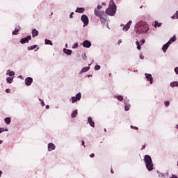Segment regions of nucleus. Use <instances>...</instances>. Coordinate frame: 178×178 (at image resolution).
<instances>
[{"mask_svg":"<svg viewBox=\"0 0 178 178\" xmlns=\"http://www.w3.org/2000/svg\"><path fill=\"white\" fill-rule=\"evenodd\" d=\"M148 30H149L148 24L143 21L139 22L135 28V31L137 34H145V33L148 32Z\"/></svg>","mask_w":178,"mask_h":178,"instance_id":"obj_1","label":"nucleus"},{"mask_svg":"<svg viewBox=\"0 0 178 178\" xmlns=\"http://www.w3.org/2000/svg\"><path fill=\"white\" fill-rule=\"evenodd\" d=\"M143 161L149 172H151V170H154V164L152 163V159L151 158V156L145 155Z\"/></svg>","mask_w":178,"mask_h":178,"instance_id":"obj_2","label":"nucleus"},{"mask_svg":"<svg viewBox=\"0 0 178 178\" xmlns=\"http://www.w3.org/2000/svg\"><path fill=\"white\" fill-rule=\"evenodd\" d=\"M106 15L109 16H113L116 13V4L113 0L110 1L109 7L106 10Z\"/></svg>","mask_w":178,"mask_h":178,"instance_id":"obj_3","label":"nucleus"},{"mask_svg":"<svg viewBox=\"0 0 178 178\" xmlns=\"http://www.w3.org/2000/svg\"><path fill=\"white\" fill-rule=\"evenodd\" d=\"M81 99V93L79 92L76 94V97H72L71 101L72 104H74L75 102H77V101H80Z\"/></svg>","mask_w":178,"mask_h":178,"instance_id":"obj_4","label":"nucleus"},{"mask_svg":"<svg viewBox=\"0 0 178 178\" xmlns=\"http://www.w3.org/2000/svg\"><path fill=\"white\" fill-rule=\"evenodd\" d=\"M95 16H97V17H102L105 15V13L102 10H99L98 9H95L94 10Z\"/></svg>","mask_w":178,"mask_h":178,"instance_id":"obj_5","label":"nucleus"},{"mask_svg":"<svg viewBox=\"0 0 178 178\" xmlns=\"http://www.w3.org/2000/svg\"><path fill=\"white\" fill-rule=\"evenodd\" d=\"M81 20L83 22L85 26H87L88 24L89 20H88V17H87V15H83L81 16Z\"/></svg>","mask_w":178,"mask_h":178,"instance_id":"obj_6","label":"nucleus"},{"mask_svg":"<svg viewBox=\"0 0 178 178\" xmlns=\"http://www.w3.org/2000/svg\"><path fill=\"white\" fill-rule=\"evenodd\" d=\"M31 40V35H29L26 38H22L20 40L21 44H26V42H29Z\"/></svg>","mask_w":178,"mask_h":178,"instance_id":"obj_7","label":"nucleus"},{"mask_svg":"<svg viewBox=\"0 0 178 178\" xmlns=\"http://www.w3.org/2000/svg\"><path fill=\"white\" fill-rule=\"evenodd\" d=\"M131 23H133L131 20L129 21V22L123 27L122 29L123 31H127L129 29H130V26H131Z\"/></svg>","mask_w":178,"mask_h":178,"instance_id":"obj_8","label":"nucleus"},{"mask_svg":"<svg viewBox=\"0 0 178 178\" xmlns=\"http://www.w3.org/2000/svg\"><path fill=\"white\" fill-rule=\"evenodd\" d=\"M33 83V78L31 77H27L26 79H25V84L26 86H31Z\"/></svg>","mask_w":178,"mask_h":178,"instance_id":"obj_9","label":"nucleus"},{"mask_svg":"<svg viewBox=\"0 0 178 178\" xmlns=\"http://www.w3.org/2000/svg\"><path fill=\"white\" fill-rule=\"evenodd\" d=\"M145 77L147 81H149L150 84H152V81L154 79L152 78V75L151 74H145Z\"/></svg>","mask_w":178,"mask_h":178,"instance_id":"obj_10","label":"nucleus"},{"mask_svg":"<svg viewBox=\"0 0 178 178\" xmlns=\"http://www.w3.org/2000/svg\"><path fill=\"white\" fill-rule=\"evenodd\" d=\"M83 45L84 48H90L91 47V42H90L88 40H85L83 42Z\"/></svg>","mask_w":178,"mask_h":178,"instance_id":"obj_11","label":"nucleus"},{"mask_svg":"<svg viewBox=\"0 0 178 178\" xmlns=\"http://www.w3.org/2000/svg\"><path fill=\"white\" fill-rule=\"evenodd\" d=\"M88 122L89 123L90 126H91V127H95V122H94V120H92V118L89 117L88 118Z\"/></svg>","mask_w":178,"mask_h":178,"instance_id":"obj_12","label":"nucleus"},{"mask_svg":"<svg viewBox=\"0 0 178 178\" xmlns=\"http://www.w3.org/2000/svg\"><path fill=\"white\" fill-rule=\"evenodd\" d=\"M56 147L54 143H49L48 144V151H54Z\"/></svg>","mask_w":178,"mask_h":178,"instance_id":"obj_13","label":"nucleus"},{"mask_svg":"<svg viewBox=\"0 0 178 178\" xmlns=\"http://www.w3.org/2000/svg\"><path fill=\"white\" fill-rule=\"evenodd\" d=\"M169 45H170V44L169 42H168L166 44H165L163 46L162 49H163V52H166L168 48H169Z\"/></svg>","mask_w":178,"mask_h":178,"instance_id":"obj_14","label":"nucleus"},{"mask_svg":"<svg viewBox=\"0 0 178 178\" xmlns=\"http://www.w3.org/2000/svg\"><path fill=\"white\" fill-rule=\"evenodd\" d=\"M84 8H77L75 12H76L77 13H84Z\"/></svg>","mask_w":178,"mask_h":178,"instance_id":"obj_15","label":"nucleus"},{"mask_svg":"<svg viewBox=\"0 0 178 178\" xmlns=\"http://www.w3.org/2000/svg\"><path fill=\"white\" fill-rule=\"evenodd\" d=\"M38 35V31L37 29L32 30V37H37Z\"/></svg>","mask_w":178,"mask_h":178,"instance_id":"obj_16","label":"nucleus"},{"mask_svg":"<svg viewBox=\"0 0 178 178\" xmlns=\"http://www.w3.org/2000/svg\"><path fill=\"white\" fill-rule=\"evenodd\" d=\"M63 52L64 54H66V55H72V50L64 49Z\"/></svg>","mask_w":178,"mask_h":178,"instance_id":"obj_17","label":"nucleus"},{"mask_svg":"<svg viewBox=\"0 0 178 178\" xmlns=\"http://www.w3.org/2000/svg\"><path fill=\"white\" fill-rule=\"evenodd\" d=\"M177 38H176V35H174L172 38H171L170 39V40L168 41V44H172V42H175V41H176Z\"/></svg>","mask_w":178,"mask_h":178,"instance_id":"obj_18","label":"nucleus"},{"mask_svg":"<svg viewBox=\"0 0 178 178\" xmlns=\"http://www.w3.org/2000/svg\"><path fill=\"white\" fill-rule=\"evenodd\" d=\"M90 70V67H85L82 68L81 73H85V72H88Z\"/></svg>","mask_w":178,"mask_h":178,"instance_id":"obj_19","label":"nucleus"},{"mask_svg":"<svg viewBox=\"0 0 178 178\" xmlns=\"http://www.w3.org/2000/svg\"><path fill=\"white\" fill-rule=\"evenodd\" d=\"M99 19H100L101 23H102L103 24H105V23H106V19H105L104 16L100 17Z\"/></svg>","mask_w":178,"mask_h":178,"instance_id":"obj_20","label":"nucleus"},{"mask_svg":"<svg viewBox=\"0 0 178 178\" xmlns=\"http://www.w3.org/2000/svg\"><path fill=\"white\" fill-rule=\"evenodd\" d=\"M77 113H78L77 110L74 111L72 113V114H71L72 118H76V116H77Z\"/></svg>","mask_w":178,"mask_h":178,"instance_id":"obj_21","label":"nucleus"},{"mask_svg":"<svg viewBox=\"0 0 178 178\" xmlns=\"http://www.w3.org/2000/svg\"><path fill=\"white\" fill-rule=\"evenodd\" d=\"M171 87H178V82L177 81H173L170 83Z\"/></svg>","mask_w":178,"mask_h":178,"instance_id":"obj_22","label":"nucleus"},{"mask_svg":"<svg viewBox=\"0 0 178 178\" xmlns=\"http://www.w3.org/2000/svg\"><path fill=\"white\" fill-rule=\"evenodd\" d=\"M136 44L137 45V49L140 51L141 49V44H140V42L138 40H136Z\"/></svg>","mask_w":178,"mask_h":178,"instance_id":"obj_23","label":"nucleus"},{"mask_svg":"<svg viewBox=\"0 0 178 178\" xmlns=\"http://www.w3.org/2000/svg\"><path fill=\"white\" fill-rule=\"evenodd\" d=\"M35 48H37V45H32L31 47H28L27 49L28 51H31L33 49H35Z\"/></svg>","mask_w":178,"mask_h":178,"instance_id":"obj_24","label":"nucleus"},{"mask_svg":"<svg viewBox=\"0 0 178 178\" xmlns=\"http://www.w3.org/2000/svg\"><path fill=\"white\" fill-rule=\"evenodd\" d=\"M6 81H7V83H8L9 84H11V83H13V78L8 77V78L6 79Z\"/></svg>","mask_w":178,"mask_h":178,"instance_id":"obj_25","label":"nucleus"},{"mask_svg":"<svg viewBox=\"0 0 178 178\" xmlns=\"http://www.w3.org/2000/svg\"><path fill=\"white\" fill-rule=\"evenodd\" d=\"M45 44L46 45H53L52 42L48 39L45 40Z\"/></svg>","mask_w":178,"mask_h":178,"instance_id":"obj_26","label":"nucleus"},{"mask_svg":"<svg viewBox=\"0 0 178 178\" xmlns=\"http://www.w3.org/2000/svg\"><path fill=\"white\" fill-rule=\"evenodd\" d=\"M5 123H6V124H10V118H6L4 120Z\"/></svg>","mask_w":178,"mask_h":178,"instance_id":"obj_27","label":"nucleus"},{"mask_svg":"<svg viewBox=\"0 0 178 178\" xmlns=\"http://www.w3.org/2000/svg\"><path fill=\"white\" fill-rule=\"evenodd\" d=\"M162 26V23H159L158 21L155 22L154 27H161Z\"/></svg>","mask_w":178,"mask_h":178,"instance_id":"obj_28","label":"nucleus"},{"mask_svg":"<svg viewBox=\"0 0 178 178\" xmlns=\"http://www.w3.org/2000/svg\"><path fill=\"white\" fill-rule=\"evenodd\" d=\"M172 19H178V11L172 17Z\"/></svg>","mask_w":178,"mask_h":178,"instance_id":"obj_29","label":"nucleus"},{"mask_svg":"<svg viewBox=\"0 0 178 178\" xmlns=\"http://www.w3.org/2000/svg\"><path fill=\"white\" fill-rule=\"evenodd\" d=\"M124 109L127 111H129L130 109V104H125Z\"/></svg>","mask_w":178,"mask_h":178,"instance_id":"obj_30","label":"nucleus"},{"mask_svg":"<svg viewBox=\"0 0 178 178\" xmlns=\"http://www.w3.org/2000/svg\"><path fill=\"white\" fill-rule=\"evenodd\" d=\"M8 75H9L10 77L15 76V72L10 71V72H8Z\"/></svg>","mask_w":178,"mask_h":178,"instance_id":"obj_31","label":"nucleus"},{"mask_svg":"<svg viewBox=\"0 0 178 178\" xmlns=\"http://www.w3.org/2000/svg\"><path fill=\"white\" fill-rule=\"evenodd\" d=\"M78 47H79V43H74V44L72 45L73 49L77 48Z\"/></svg>","mask_w":178,"mask_h":178,"instance_id":"obj_32","label":"nucleus"},{"mask_svg":"<svg viewBox=\"0 0 178 178\" xmlns=\"http://www.w3.org/2000/svg\"><path fill=\"white\" fill-rule=\"evenodd\" d=\"M117 99H118V101H123V96H118Z\"/></svg>","mask_w":178,"mask_h":178,"instance_id":"obj_33","label":"nucleus"},{"mask_svg":"<svg viewBox=\"0 0 178 178\" xmlns=\"http://www.w3.org/2000/svg\"><path fill=\"white\" fill-rule=\"evenodd\" d=\"M164 105L165 106L168 107L169 106V105H170V103L169 102V101H166L164 102Z\"/></svg>","mask_w":178,"mask_h":178,"instance_id":"obj_34","label":"nucleus"},{"mask_svg":"<svg viewBox=\"0 0 178 178\" xmlns=\"http://www.w3.org/2000/svg\"><path fill=\"white\" fill-rule=\"evenodd\" d=\"M15 30L17 31V32L19 33V31H20V30H22V28H20V27L18 26H17V27L15 28Z\"/></svg>","mask_w":178,"mask_h":178,"instance_id":"obj_35","label":"nucleus"},{"mask_svg":"<svg viewBox=\"0 0 178 178\" xmlns=\"http://www.w3.org/2000/svg\"><path fill=\"white\" fill-rule=\"evenodd\" d=\"M99 69H101V66H99V65H96L95 67V70H99Z\"/></svg>","mask_w":178,"mask_h":178,"instance_id":"obj_36","label":"nucleus"},{"mask_svg":"<svg viewBox=\"0 0 178 178\" xmlns=\"http://www.w3.org/2000/svg\"><path fill=\"white\" fill-rule=\"evenodd\" d=\"M96 9H97V10H99V9H102V6L98 5Z\"/></svg>","mask_w":178,"mask_h":178,"instance_id":"obj_37","label":"nucleus"},{"mask_svg":"<svg viewBox=\"0 0 178 178\" xmlns=\"http://www.w3.org/2000/svg\"><path fill=\"white\" fill-rule=\"evenodd\" d=\"M17 31L15 29V31L13 32V35H17Z\"/></svg>","mask_w":178,"mask_h":178,"instance_id":"obj_38","label":"nucleus"},{"mask_svg":"<svg viewBox=\"0 0 178 178\" xmlns=\"http://www.w3.org/2000/svg\"><path fill=\"white\" fill-rule=\"evenodd\" d=\"M145 43V40L143 39L142 40H140V45H143Z\"/></svg>","mask_w":178,"mask_h":178,"instance_id":"obj_39","label":"nucleus"},{"mask_svg":"<svg viewBox=\"0 0 178 178\" xmlns=\"http://www.w3.org/2000/svg\"><path fill=\"white\" fill-rule=\"evenodd\" d=\"M175 72L176 74H178V67H176L175 68Z\"/></svg>","mask_w":178,"mask_h":178,"instance_id":"obj_40","label":"nucleus"},{"mask_svg":"<svg viewBox=\"0 0 178 178\" xmlns=\"http://www.w3.org/2000/svg\"><path fill=\"white\" fill-rule=\"evenodd\" d=\"M73 15H74V13H72L70 15V19H73Z\"/></svg>","mask_w":178,"mask_h":178,"instance_id":"obj_41","label":"nucleus"},{"mask_svg":"<svg viewBox=\"0 0 178 178\" xmlns=\"http://www.w3.org/2000/svg\"><path fill=\"white\" fill-rule=\"evenodd\" d=\"M131 129H135V130H138V127L131 126Z\"/></svg>","mask_w":178,"mask_h":178,"instance_id":"obj_42","label":"nucleus"},{"mask_svg":"<svg viewBox=\"0 0 178 178\" xmlns=\"http://www.w3.org/2000/svg\"><path fill=\"white\" fill-rule=\"evenodd\" d=\"M83 59L84 60H87V56L86 54H84V56L83 57Z\"/></svg>","mask_w":178,"mask_h":178,"instance_id":"obj_43","label":"nucleus"},{"mask_svg":"<svg viewBox=\"0 0 178 178\" xmlns=\"http://www.w3.org/2000/svg\"><path fill=\"white\" fill-rule=\"evenodd\" d=\"M3 131H5V129H3V128H0V133H2V132H3Z\"/></svg>","mask_w":178,"mask_h":178,"instance_id":"obj_44","label":"nucleus"},{"mask_svg":"<svg viewBox=\"0 0 178 178\" xmlns=\"http://www.w3.org/2000/svg\"><path fill=\"white\" fill-rule=\"evenodd\" d=\"M90 158H94V156H95V154L94 153H92L90 155Z\"/></svg>","mask_w":178,"mask_h":178,"instance_id":"obj_45","label":"nucleus"},{"mask_svg":"<svg viewBox=\"0 0 178 178\" xmlns=\"http://www.w3.org/2000/svg\"><path fill=\"white\" fill-rule=\"evenodd\" d=\"M6 92H7L8 94H9V92H10V89H6Z\"/></svg>","mask_w":178,"mask_h":178,"instance_id":"obj_46","label":"nucleus"},{"mask_svg":"<svg viewBox=\"0 0 178 178\" xmlns=\"http://www.w3.org/2000/svg\"><path fill=\"white\" fill-rule=\"evenodd\" d=\"M170 178H178L177 176L175 175H172L171 177Z\"/></svg>","mask_w":178,"mask_h":178,"instance_id":"obj_47","label":"nucleus"},{"mask_svg":"<svg viewBox=\"0 0 178 178\" xmlns=\"http://www.w3.org/2000/svg\"><path fill=\"white\" fill-rule=\"evenodd\" d=\"M120 44H122V40H120L118 41V45H120Z\"/></svg>","mask_w":178,"mask_h":178,"instance_id":"obj_48","label":"nucleus"},{"mask_svg":"<svg viewBox=\"0 0 178 178\" xmlns=\"http://www.w3.org/2000/svg\"><path fill=\"white\" fill-rule=\"evenodd\" d=\"M140 59H144V56L143 55L140 56Z\"/></svg>","mask_w":178,"mask_h":178,"instance_id":"obj_49","label":"nucleus"},{"mask_svg":"<svg viewBox=\"0 0 178 178\" xmlns=\"http://www.w3.org/2000/svg\"><path fill=\"white\" fill-rule=\"evenodd\" d=\"M82 145H83V147H86V145L84 144V140H82Z\"/></svg>","mask_w":178,"mask_h":178,"instance_id":"obj_50","label":"nucleus"},{"mask_svg":"<svg viewBox=\"0 0 178 178\" xmlns=\"http://www.w3.org/2000/svg\"><path fill=\"white\" fill-rule=\"evenodd\" d=\"M49 105L46 106V109H49Z\"/></svg>","mask_w":178,"mask_h":178,"instance_id":"obj_51","label":"nucleus"},{"mask_svg":"<svg viewBox=\"0 0 178 178\" xmlns=\"http://www.w3.org/2000/svg\"><path fill=\"white\" fill-rule=\"evenodd\" d=\"M111 173H115V172H113V169L111 170Z\"/></svg>","mask_w":178,"mask_h":178,"instance_id":"obj_52","label":"nucleus"},{"mask_svg":"<svg viewBox=\"0 0 178 178\" xmlns=\"http://www.w3.org/2000/svg\"><path fill=\"white\" fill-rule=\"evenodd\" d=\"M41 104H42V106H44V102H41Z\"/></svg>","mask_w":178,"mask_h":178,"instance_id":"obj_53","label":"nucleus"},{"mask_svg":"<svg viewBox=\"0 0 178 178\" xmlns=\"http://www.w3.org/2000/svg\"><path fill=\"white\" fill-rule=\"evenodd\" d=\"M1 175H2V171L0 170V177H1Z\"/></svg>","mask_w":178,"mask_h":178,"instance_id":"obj_54","label":"nucleus"},{"mask_svg":"<svg viewBox=\"0 0 178 178\" xmlns=\"http://www.w3.org/2000/svg\"><path fill=\"white\" fill-rule=\"evenodd\" d=\"M145 148V146H143L142 149H144Z\"/></svg>","mask_w":178,"mask_h":178,"instance_id":"obj_55","label":"nucleus"},{"mask_svg":"<svg viewBox=\"0 0 178 178\" xmlns=\"http://www.w3.org/2000/svg\"><path fill=\"white\" fill-rule=\"evenodd\" d=\"M0 144H2V140H0Z\"/></svg>","mask_w":178,"mask_h":178,"instance_id":"obj_56","label":"nucleus"},{"mask_svg":"<svg viewBox=\"0 0 178 178\" xmlns=\"http://www.w3.org/2000/svg\"><path fill=\"white\" fill-rule=\"evenodd\" d=\"M66 47H67V44H65Z\"/></svg>","mask_w":178,"mask_h":178,"instance_id":"obj_57","label":"nucleus"},{"mask_svg":"<svg viewBox=\"0 0 178 178\" xmlns=\"http://www.w3.org/2000/svg\"><path fill=\"white\" fill-rule=\"evenodd\" d=\"M19 77H20V79H22V77H23V76H19Z\"/></svg>","mask_w":178,"mask_h":178,"instance_id":"obj_58","label":"nucleus"},{"mask_svg":"<svg viewBox=\"0 0 178 178\" xmlns=\"http://www.w3.org/2000/svg\"><path fill=\"white\" fill-rule=\"evenodd\" d=\"M177 166H178V161H177Z\"/></svg>","mask_w":178,"mask_h":178,"instance_id":"obj_59","label":"nucleus"}]
</instances>
